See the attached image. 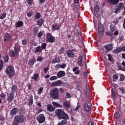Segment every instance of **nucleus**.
<instances>
[{"mask_svg":"<svg viewBox=\"0 0 125 125\" xmlns=\"http://www.w3.org/2000/svg\"><path fill=\"white\" fill-rule=\"evenodd\" d=\"M49 95L53 99H58L60 96L59 89L56 87L52 88L49 92Z\"/></svg>","mask_w":125,"mask_h":125,"instance_id":"f257e3e1","label":"nucleus"},{"mask_svg":"<svg viewBox=\"0 0 125 125\" xmlns=\"http://www.w3.org/2000/svg\"><path fill=\"white\" fill-rule=\"evenodd\" d=\"M55 113L59 119H63V120H68V119H69L68 114L64 112L62 109L57 110Z\"/></svg>","mask_w":125,"mask_h":125,"instance_id":"f03ea898","label":"nucleus"},{"mask_svg":"<svg viewBox=\"0 0 125 125\" xmlns=\"http://www.w3.org/2000/svg\"><path fill=\"white\" fill-rule=\"evenodd\" d=\"M55 113L59 119H63V120H68V119H69L68 114L64 112L62 109L57 110Z\"/></svg>","mask_w":125,"mask_h":125,"instance_id":"7ed1b4c3","label":"nucleus"},{"mask_svg":"<svg viewBox=\"0 0 125 125\" xmlns=\"http://www.w3.org/2000/svg\"><path fill=\"white\" fill-rule=\"evenodd\" d=\"M15 50V51H14ZM14 50H11L9 52V55L11 57H16L19 55V50L20 48L18 46H15L14 47Z\"/></svg>","mask_w":125,"mask_h":125,"instance_id":"20e7f679","label":"nucleus"},{"mask_svg":"<svg viewBox=\"0 0 125 125\" xmlns=\"http://www.w3.org/2000/svg\"><path fill=\"white\" fill-rule=\"evenodd\" d=\"M5 72L7 75L9 76L10 78H12V77L14 76V69L13 68V67L11 65L8 66L6 69Z\"/></svg>","mask_w":125,"mask_h":125,"instance_id":"39448f33","label":"nucleus"},{"mask_svg":"<svg viewBox=\"0 0 125 125\" xmlns=\"http://www.w3.org/2000/svg\"><path fill=\"white\" fill-rule=\"evenodd\" d=\"M124 6H125V4H124V3L120 2L118 3L117 6H116V8L115 9L114 13H115L116 14L118 13H120L121 10H123L124 9Z\"/></svg>","mask_w":125,"mask_h":125,"instance_id":"423d86ee","label":"nucleus"},{"mask_svg":"<svg viewBox=\"0 0 125 125\" xmlns=\"http://www.w3.org/2000/svg\"><path fill=\"white\" fill-rule=\"evenodd\" d=\"M55 37L51 35L49 33H48L46 35V41L47 42H55Z\"/></svg>","mask_w":125,"mask_h":125,"instance_id":"0eeeda50","label":"nucleus"},{"mask_svg":"<svg viewBox=\"0 0 125 125\" xmlns=\"http://www.w3.org/2000/svg\"><path fill=\"white\" fill-rule=\"evenodd\" d=\"M90 107H91V101H90V100H88L87 102L85 103L84 106V111H85V112L90 111Z\"/></svg>","mask_w":125,"mask_h":125,"instance_id":"6e6552de","label":"nucleus"},{"mask_svg":"<svg viewBox=\"0 0 125 125\" xmlns=\"http://www.w3.org/2000/svg\"><path fill=\"white\" fill-rule=\"evenodd\" d=\"M37 120L39 123V124H43L45 122V117L43 114H41L38 115L36 118Z\"/></svg>","mask_w":125,"mask_h":125,"instance_id":"1a4fd4ad","label":"nucleus"},{"mask_svg":"<svg viewBox=\"0 0 125 125\" xmlns=\"http://www.w3.org/2000/svg\"><path fill=\"white\" fill-rule=\"evenodd\" d=\"M98 33L100 37H102L104 35V28L101 23L98 24Z\"/></svg>","mask_w":125,"mask_h":125,"instance_id":"9d476101","label":"nucleus"},{"mask_svg":"<svg viewBox=\"0 0 125 125\" xmlns=\"http://www.w3.org/2000/svg\"><path fill=\"white\" fill-rule=\"evenodd\" d=\"M14 121V122L18 124H20V123H23L24 122V118L22 117L17 116L15 117Z\"/></svg>","mask_w":125,"mask_h":125,"instance_id":"9b49d317","label":"nucleus"},{"mask_svg":"<svg viewBox=\"0 0 125 125\" xmlns=\"http://www.w3.org/2000/svg\"><path fill=\"white\" fill-rule=\"evenodd\" d=\"M62 84V81L60 80H58L56 82H53L51 83V86L52 87H54L55 86H60Z\"/></svg>","mask_w":125,"mask_h":125,"instance_id":"f8f14e48","label":"nucleus"},{"mask_svg":"<svg viewBox=\"0 0 125 125\" xmlns=\"http://www.w3.org/2000/svg\"><path fill=\"white\" fill-rule=\"evenodd\" d=\"M13 99H14V93H10L7 95V100L9 103L12 102Z\"/></svg>","mask_w":125,"mask_h":125,"instance_id":"ddd939ff","label":"nucleus"},{"mask_svg":"<svg viewBox=\"0 0 125 125\" xmlns=\"http://www.w3.org/2000/svg\"><path fill=\"white\" fill-rule=\"evenodd\" d=\"M12 36L9 33H6L4 36V42H8V41H10Z\"/></svg>","mask_w":125,"mask_h":125,"instance_id":"4468645a","label":"nucleus"},{"mask_svg":"<svg viewBox=\"0 0 125 125\" xmlns=\"http://www.w3.org/2000/svg\"><path fill=\"white\" fill-rule=\"evenodd\" d=\"M120 2V0H107V2L111 5H117Z\"/></svg>","mask_w":125,"mask_h":125,"instance_id":"2eb2a0df","label":"nucleus"},{"mask_svg":"<svg viewBox=\"0 0 125 125\" xmlns=\"http://www.w3.org/2000/svg\"><path fill=\"white\" fill-rule=\"evenodd\" d=\"M104 48H105L106 51H111L113 49L114 46L113 44H107L104 46Z\"/></svg>","mask_w":125,"mask_h":125,"instance_id":"dca6fc26","label":"nucleus"},{"mask_svg":"<svg viewBox=\"0 0 125 125\" xmlns=\"http://www.w3.org/2000/svg\"><path fill=\"white\" fill-rule=\"evenodd\" d=\"M65 71H60L57 74V77L60 79V78H62V77H65Z\"/></svg>","mask_w":125,"mask_h":125,"instance_id":"f3484780","label":"nucleus"},{"mask_svg":"<svg viewBox=\"0 0 125 125\" xmlns=\"http://www.w3.org/2000/svg\"><path fill=\"white\" fill-rule=\"evenodd\" d=\"M18 112V108L16 107L13 108L10 111V115L11 116H15Z\"/></svg>","mask_w":125,"mask_h":125,"instance_id":"a211bd4d","label":"nucleus"},{"mask_svg":"<svg viewBox=\"0 0 125 125\" xmlns=\"http://www.w3.org/2000/svg\"><path fill=\"white\" fill-rule=\"evenodd\" d=\"M61 27V25H59L58 24H53L52 26V30L53 31H58V30H60Z\"/></svg>","mask_w":125,"mask_h":125,"instance_id":"6ab92c4d","label":"nucleus"},{"mask_svg":"<svg viewBox=\"0 0 125 125\" xmlns=\"http://www.w3.org/2000/svg\"><path fill=\"white\" fill-rule=\"evenodd\" d=\"M66 54L69 58H74V57H75V54H74V53L72 52L70 50L67 51Z\"/></svg>","mask_w":125,"mask_h":125,"instance_id":"aec40b11","label":"nucleus"},{"mask_svg":"<svg viewBox=\"0 0 125 125\" xmlns=\"http://www.w3.org/2000/svg\"><path fill=\"white\" fill-rule=\"evenodd\" d=\"M36 62V59L35 58H31L28 62V64L29 66H33Z\"/></svg>","mask_w":125,"mask_h":125,"instance_id":"412c9836","label":"nucleus"},{"mask_svg":"<svg viewBox=\"0 0 125 125\" xmlns=\"http://www.w3.org/2000/svg\"><path fill=\"white\" fill-rule=\"evenodd\" d=\"M47 109L49 112H53L55 111V108H54L52 105L48 104L47 105Z\"/></svg>","mask_w":125,"mask_h":125,"instance_id":"4be33fe9","label":"nucleus"},{"mask_svg":"<svg viewBox=\"0 0 125 125\" xmlns=\"http://www.w3.org/2000/svg\"><path fill=\"white\" fill-rule=\"evenodd\" d=\"M63 107L64 109H69L70 108V104L67 101L64 102L63 103Z\"/></svg>","mask_w":125,"mask_h":125,"instance_id":"5701e85b","label":"nucleus"},{"mask_svg":"<svg viewBox=\"0 0 125 125\" xmlns=\"http://www.w3.org/2000/svg\"><path fill=\"white\" fill-rule=\"evenodd\" d=\"M52 104H53L54 107H55L56 108H62L63 107L62 105L55 102H52Z\"/></svg>","mask_w":125,"mask_h":125,"instance_id":"b1692460","label":"nucleus"},{"mask_svg":"<svg viewBox=\"0 0 125 125\" xmlns=\"http://www.w3.org/2000/svg\"><path fill=\"white\" fill-rule=\"evenodd\" d=\"M61 61V60L60 59V58L57 57L55 59H54L52 61V64H55V63H59Z\"/></svg>","mask_w":125,"mask_h":125,"instance_id":"393cba45","label":"nucleus"},{"mask_svg":"<svg viewBox=\"0 0 125 125\" xmlns=\"http://www.w3.org/2000/svg\"><path fill=\"white\" fill-rule=\"evenodd\" d=\"M75 30H76L77 36L80 37V36H81V33H80L81 31V27H80V25H76Z\"/></svg>","mask_w":125,"mask_h":125,"instance_id":"a878e982","label":"nucleus"},{"mask_svg":"<svg viewBox=\"0 0 125 125\" xmlns=\"http://www.w3.org/2000/svg\"><path fill=\"white\" fill-rule=\"evenodd\" d=\"M43 24V19H41L39 20H38V23L37 24V25L39 27H42Z\"/></svg>","mask_w":125,"mask_h":125,"instance_id":"bb28decb","label":"nucleus"},{"mask_svg":"<svg viewBox=\"0 0 125 125\" xmlns=\"http://www.w3.org/2000/svg\"><path fill=\"white\" fill-rule=\"evenodd\" d=\"M12 92L11 93H14V92H16L17 91V86L16 85H14L11 87Z\"/></svg>","mask_w":125,"mask_h":125,"instance_id":"cd10ccee","label":"nucleus"},{"mask_svg":"<svg viewBox=\"0 0 125 125\" xmlns=\"http://www.w3.org/2000/svg\"><path fill=\"white\" fill-rule=\"evenodd\" d=\"M22 26H23V21H18L15 25L16 28H18V27H22Z\"/></svg>","mask_w":125,"mask_h":125,"instance_id":"c85d7f7f","label":"nucleus"},{"mask_svg":"<svg viewBox=\"0 0 125 125\" xmlns=\"http://www.w3.org/2000/svg\"><path fill=\"white\" fill-rule=\"evenodd\" d=\"M34 102V100H33V96H30L29 99V106H32V104H33Z\"/></svg>","mask_w":125,"mask_h":125,"instance_id":"c756f323","label":"nucleus"},{"mask_svg":"<svg viewBox=\"0 0 125 125\" xmlns=\"http://www.w3.org/2000/svg\"><path fill=\"white\" fill-rule=\"evenodd\" d=\"M38 78L39 74H34L33 77L31 78L32 80H34L35 82H36V81H37Z\"/></svg>","mask_w":125,"mask_h":125,"instance_id":"7c9ffc66","label":"nucleus"},{"mask_svg":"<svg viewBox=\"0 0 125 125\" xmlns=\"http://www.w3.org/2000/svg\"><path fill=\"white\" fill-rule=\"evenodd\" d=\"M114 53H120L122 52V47H118L114 50Z\"/></svg>","mask_w":125,"mask_h":125,"instance_id":"2f4dec72","label":"nucleus"},{"mask_svg":"<svg viewBox=\"0 0 125 125\" xmlns=\"http://www.w3.org/2000/svg\"><path fill=\"white\" fill-rule=\"evenodd\" d=\"M42 48L41 46L37 47L35 49V52H42Z\"/></svg>","mask_w":125,"mask_h":125,"instance_id":"473e14b6","label":"nucleus"},{"mask_svg":"<svg viewBox=\"0 0 125 125\" xmlns=\"http://www.w3.org/2000/svg\"><path fill=\"white\" fill-rule=\"evenodd\" d=\"M6 17V13H3L0 15V19H4Z\"/></svg>","mask_w":125,"mask_h":125,"instance_id":"72a5a7b5","label":"nucleus"},{"mask_svg":"<svg viewBox=\"0 0 125 125\" xmlns=\"http://www.w3.org/2000/svg\"><path fill=\"white\" fill-rule=\"evenodd\" d=\"M111 93H112V96L113 97L114 99H116V92H115V90L114 89H111Z\"/></svg>","mask_w":125,"mask_h":125,"instance_id":"f704fd0d","label":"nucleus"},{"mask_svg":"<svg viewBox=\"0 0 125 125\" xmlns=\"http://www.w3.org/2000/svg\"><path fill=\"white\" fill-rule=\"evenodd\" d=\"M40 18H41V14H40V13H37L36 16H35L34 19L35 20H38Z\"/></svg>","mask_w":125,"mask_h":125,"instance_id":"c9c22d12","label":"nucleus"},{"mask_svg":"<svg viewBox=\"0 0 125 125\" xmlns=\"http://www.w3.org/2000/svg\"><path fill=\"white\" fill-rule=\"evenodd\" d=\"M58 78V77L56 76H53L50 77L49 80L50 81H55L57 80Z\"/></svg>","mask_w":125,"mask_h":125,"instance_id":"e433bc0d","label":"nucleus"},{"mask_svg":"<svg viewBox=\"0 0 125 125\" xmlns=\"http://www.w3.org/2000/svg\"><path fill=\"white\" fill-rule=\"evenodd\" d=\"M64 50H65V48L63 47H62L59 50V54H62L64 53Z\"/></svg>","mask_w":125,"mask_h":125,"instance_id":"4c0bfd02","label":"nucleus"},{"mask_svg":"<svg viewBox=\"0 0 125 125\" xmlns=\"http://www.w3.org/2000/svg\"><path fill=\"white\" fill-rule=\"evenodd\" d=\"M41 48L42 49H45L46 48V43H43L41 44Z\"/></svg>","mask_w":125,"mask_h":125,"instance_id":"58836bf2","label":"nucleus"},{"mask_svg":"<svg viewBox=\"0 0 125 125\" xmlns=\"http://www.w3.org/2000/svg\"><path fill=\"white\" fill-rule=\"evenodd\" d=\"M94 11L96 12V13H97L98 12H99V7L98 6L96 5L94 8Z\"/></svg>","mask_w":125,"mask_h":125,"instance_id":"ea45409f","label":"nucleus"},{"mask_svg":"<svg viewBox=\"0 0 125 125\" xmlns=\"http://www.w3.org/2000/svg\"><path fill=\"white\" fill-rule=\"evenodd\" d=\"M22 43L23 45H26V44L28 43V41L27 40V39H23L22 41Z\"/></svg>","mask_w":125,"mask_h":125,"instance_id":"a19ab883","label":"nucleus"},{"mask_svg":"<svg viewBox=\"0 0 125 125\" xmlns=\"http://www.w3.org/2000/svg\"><path fill=\"white\" fill-rule=\"evenodd\" d=\"M125 75H121L120 76V81H121V82H125Z\"/></svg>","mask_w":125,"mask_h":125,"instance_id":"79ce46f5","label":"nucleus"},{"mask_svg":"<svg viewBox=\"0 0 125 125\" xmlns=\"http://www.w3.org/2000/svg\"><path fill=\"white\" fill-rule=\"evenodd\" d=\"M119 79V77L118 76V75H114L113 77V80L114 82H116L117 80Z\"/></svg>","mask_w":125,"mask_h":125,"instance_id":"37998d69","label":"nucleus"},{"mask_svg":"<svg viewBox=\"0 0 125 125\" xmlns=\"http://www.w3.org/2000/svg\"><path fill=\"white\" fill-rule=\"evenodd\" d=\"M43 35V33H42V31H40L38 33L37 35V37L38 38H42V35Z\"/></svg>","mask_w":125,"mask_h":125,"instance_id":"c03bdc74","label":"nucleus"},{"mask_svg":"<svg viewBox=\"0 0 125 125\" xmlns=\"http://www.w3.org/2000/svg\"><path fill=\"white\" fill-rule=\"evenodd\" d=\"M0 71L1 70V69H2V67H3V62L2 60H0Z\"/></svg>","mask_w":125,"mask_h":125,"instance_id":"a18cd8bd","label":"nucleus"},{"mask_svg":"<svg viewBox=\"0 0 125 125\" xmlns=\"http://www.w3.org/2000/svg\"><path fill=\"white\" fill-rule=\"evenodd\" d=\"M110 28L111 29V30L112 32H114L116 31V26H113V25H110Z\"/></svg>","mask_w":125,"mask_h":125,"instance_id":"49530a36","label":"nucleus"},{"mask_svg":"<svg viewBox=\"0 0 125 125\" xmlns=\"http://www.w3.org/2000/svg\"><path fill=\"white\" fill-rule=\"evenodd\" d=\"M8 60H9L8 56L5 55L4 57V62H8Z\"/></svg>","mask_w":125,"mask_h":125,"instance_id":"de8ad7c7","label":"nucleus"},{"mask_svg":"<svg viewBox=\"0 0 125 125\" xmlns=\"http://www.w3.org/2000/svg\"><path fill=\"white\" fill-rule=\"evenodd\" d=\"M42 90H43V88L40 87L38 90V94H41L42 92Z\"/></svg>","mask_w":125,"mask_h":125,"instance_id":"09e8293b","label":"nucleus"},{"mask_svg":"<svg viewBox=\"0 0 125 125\" xmlns=\"http://www.w3.org/2000/svg\"><path fill=\"white\" fill-rule=\"evenodd\" d=\"M71 94L69 92H67L65 95V98H71Z\"/></svg>","mask_w":125,"mask_h":125,"instance_id":"8fccbe9b","label":"nucleus"},{"mask_svg":"<svg viewBox=\"0 0 125 125\" xmlns=\"http://www.w3.org/2000/svg\"><path fill=\"white\" fill-rule=\"evenodd\" d=\"M61 124H62L63 125H66L67 124V119H63L61 121Z\"/></svg>","mask_w":125,"mask_h":125,"instance_id":"3c124183","label":"nucleus"},{"mask_svg":"<svg viewBox=\"0 0 125 125\" xmlns=\"http://www.w3.org/2000/svg\"><path fill=\"white\" fill-rule=\"evenodd\" d=\"M33 31L35 34H37L39 32V28L38 27H34L33 29Z\"/></svg>","mask_w":125,"mask_h":125,"instance_id":"603ef678","label":"nucleus"},{"mask_svg":"<svg viewBox=\"0 0 125 125\" xmlns=\"http://www.w3.org/2000/svg\"><path fill=\"white\" fill-rule=\"evenodd\" d=\"M39 0V3L40 4V5H42L45 1V0Z\"/></svg>","mask_w":125,"mask_h":125,"instance_id":"864d4df0","label":"nucleus"},{"mask_svg":"<svg viewBox=\"0 0 125 125\" xmlns=\"http://www.w3.org/2000/svg\"><path fill=\"white\" fill-rule=\"evenodd\" d=\"M114 116H115V118L116 119H118V118L120 117V113H116V114H114Z\"/></svg>","mask_w":125,"mask_h":125,"instance_id":"5fc2aeb1","label":"nucleus"},{"mask_svg":"<svg viewBox=\"0 0 125 125\" xmlns=\"http://www.w3.org/2000/svg\"><path fill=\"white\" fill-rule=\"evenodd\" d=\"M118 68L119 70H121V71H125V67H124V68H123V67H122V66L119 65L118 66Z\"/></svg>","mask_w":125,"mask_h":125,"instance_id":"6e6d98bb","label":"nucleus"},{"mask_svg":"<svg viewBox=\"0 0 125 125\" xmlns=\"http://www.w3.org/2000/svg\"><path fill=\"white\" fill-rule=\"evenodd\" d=\"M0 96L1 97V98H2L3 99H4V98H5V96H6V95L5 94H4V93H1L0 94Z\"/></svg>","mask_w":125,"mask_h":125,"instance_id":"4d7b16f0","label":"nucleus"},{"mask_svg":"<svg viewBox=\"0 0 125 125\" xmlns=\"http://www.w3.org/2000/svg\"><path fill=\"white\" fill-rule=\"evenodd\" d=\"M66 64L63 63L62 64H61V68H62V69H65V68H66Z\"/></svg>","mask_w":125,"mask_h":125,"instance_id":"13d9d810","label":"nucleus"},{"mask_svg":"<svg viewBox=\"0 0 125 125\" xmlns=\"http://www.w3.org/2000/svg\"><path fill=\"white\" fill-rule=\"evenodd\" d=\"M27 15L28 17H31L32 16V15H33V12L31 11V12L28 13Z\"/></svg>","mask_w":125,"mask_h":125,"instance_id":"bf43d9fd","label":"nucleus"},{"mask_svg":"<svg viewBox=\"0 0 125 125\" xmlns=\"http://www.w3.org/2000/svg\"><path fill=\"white\" fill-rule=\"evenodd\" d=\"M37 61H40V62H42V57H38L37 59Z\"/></svg>","mask_w":125,"mask_h":125,"instance_id":"052dcab7","label":"nucleus"},{"mask_svg":"<svg viewBox=\"0 0 125 125\" xmlns=\"http://www.w3.org/2000/svg\"><path fill=\"white\" fill-rule=\"evenodd\" d=\"M107 56H108V60L109 61H111V62H112V56H111V55L110 54H108L107 55Z\"/></svg>","mask_w":125,"mask_h":125,"instance_id":"680f3d73","label":"nucleus"},{"mask_svg":"<svg viewBox=\"0 0 125 125\" xmlns=\"http://www.w3.org/2000/svg\"><path fill=\"white\" fill-rule=\"evenodd\" d=\"M27 3L29 5H32V3H33V0H27Z\"/></svg>","mask_w":125,"mask_h":125,"instance_id":"e2e57ef3","label":"nucleus"},{"mask_svg":"<svg viewBox=\"0 0 125 125\" xmlns=\"http://www.w3.org/2000/svg\"><path fill=\"white\" fill-rule=\"evenodd\" d=\"M80 16V13L79 12L76 13V15H75V18H77V19H79Z\"/></svg>","mask_w":125,"mask_h":125,"instance_id":"0e129e2a","label":"nucleus"},{"mask_svg":"<svg viewBox=\"0 0 125 125\" xmlns=\"http://www.w3.org/2000/svg\"><path fill=\"white\" fill-rule=\"evenodd\" d=\"M119 90H120L121 91H122V92H123V93H125V88H122V87H120V88H119Z\"/></svg>","mask_w":125,"mask_h":125,"instance_id":"69168bd1","label":"nucleus"},{"mask_svg":"<svg viewBox=\"0 0 125 125\" xmlns=\"http://www.w3.org/2000/svg\"><path fill=\"white\" fill-rule=\"evenodd\" d=\"M0 121H4V117L1 115H0Z\"/></svg>","mask_w":125,"mask_h":125,"instance_id":"338daca9","label":"nucleus"},{"mask_svg":"<svg viewBox=\"0 0 125 125\" xmlns=\"http://www.w3.org/2000/svg\"><path fill=\"white\" fill-rule=\"evenodd\" d=\"M78 61H83V56H80L79 57Z\"/></svg>","mask_w":125,"mask_h":125,"instance_id":"774afa93","label":"nucleus"}]
</instances>
